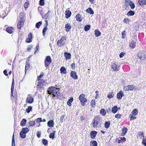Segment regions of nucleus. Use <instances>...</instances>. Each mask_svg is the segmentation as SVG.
Here are the masks:
<instances>
[{"mask_svg": "<svg viewBox=\"0 0 146 146\" xmlns=\"http://www.w3.org/2000/svg\"><path fill=\"white\" fill-rule=\"evenodd\" d=\"M136 42L134 40H132L129 45V46L131 48H134L136 46Z\"/></svg>", "mask_w": 146, "mask_h": 146, "instance_id": "18", "label": "nucleus"}, {"mask_svg": "<svg viewBox=\"0 0 146 146\" xmlns=\"http://www.w3.org/2000/svg\"><path fill=\"white\" fill-rule=\"evenodd\" d=\"M124 96V94H123V92L122 91H121L117 94V98L118 99H121Z\"/></svg>", "mask_w": 146, "mask_h": 146, "instance_id": "11", "label": "nucleus"}, {"mask_svg": "<svg viewBox=\"0 0 146 146\" xmlns=\"http://www.w3.org/2000/svg\"><path fill=\"white\" fill-rule=\"evenodd\" d=\"M27 120L25 119H23L21 121V125L23 127L25 125Z\"/></svg>", "mask_w": 146, "mask_h": 146, "instance_id": "31", "label": "nucleus"}, {"mask_svg": "<svg viewBox=\"0 0 146 146\" xmlns=\"http://www.w3.org/2000/svg\"><path fill=\"white\" fill-rule=\"evenodd\" d=\"M29 5V3L28 2H26L24 5V7L25 8H27L28 7Z\"/></svg>", "mask_w": 146, "mask_h": 146, "instance_id": "54", "label": "nucleus"}, {"mask_svg": "<svg viewBox=\"0 0 146 146\" xmlns=\"http://www.w3.org/2000/svg\"><path fill=\"white\" fill-rule=\"evenodd\" d=\"M32 109V107L31 106H29L26 109V111L27 113H29Z\"/></svg>", "mask_w": 146, "mask_h": 146, "instance_id": "41", "label": "nucleus"}, {"mask_svg": "<svg viewBox=\"0 0 146 146\" xmlns=\"http://www.w3.org/2000/svg\"><path fill=\"white\" fill-rule=\"evenodd\" d=\"M138 56L141 60H143L146 58V52L145 51H141L137 53Z\"/></svg>", "mask_w": 146, "mask_h": 146, "instance_id": "6", "label": "nucleus"}, {"mask_svg": "<svg viewBox=\"0 0 146 146\" xmlns=\"http://www.w3.org/2000/svg\"><path fill=\"white\" fill-rule=\"evenodd\" d=\"M129 117L130 118V120H132L133 119H135L136 118V117L135 116L133 115H131V116H130V115Z\"/></svg>", "mask_w": 146, "mask_h": 146, "instance_id": "56", "label": "nucleus"}, {"mask_svg": "<svg viewBox=\"0 0 146 146\" xmlns=\"http://www.w3.org/2000/svg\"><path fill=\"white\" fill-rule=\"evenodd\" d=\"M146 0H139L138 3L140 5H143L145 4Z\"/></svg>", "mask_w": 146, "mask_h": 146, "instance_id": "28", "label": "nucleus"}, {"mask_svg": "<svg viewBox=\"0 0 146 146\" xmlns=\"http://www.w3.org/2000/svg\"><path fill=\"white\" fill-rule=\"evenodd\" d=\"M64 55L66 60L70 59L71 58V54L69 53L65 52Z\"/></svg>", "mask_w": 146, "mask_h": 146, "instance_id": "14", "label": "nucleus"}, {"mask_svg": "<svg viewBox=\"0 0 146 146\" xmlns=\"http://www.w3.org/2000/svg\"><path fill=\"white\" fill-rule=\"evenodd\" d=\"M85 95L83 94H82L80 95L79 97V99L80 100L82 106H84L87 102V100L85 98Z\"/></svg>", "mask_w": 146, "mask_h": 146, "instance_id": "3", "label": "nucleus"}, {"mask_svg": "<svg viewBox=\"0 0 146 146\" xmlns=\"http://www.w3.org/2000/svg\"><path fill=\"white\" fill-rule=\"evenodd\" d=\"M114 94L113 92H110L108 95V97L109 98H111L113 97Z\"/></svg>", "mask_w": 146, "mask_h": 146, "instance_id": "40", "label": "nucleus"}, {"mask_svg": "<svg viewBox=\"0 0 146 146\" xmlns=\"http://www.w3.org/2000/svg\"><path fill=\"white\" fill-rule=\"evenodd\" d=\"M128 90H137V88L136 87L133 85H128Z\"/></svg>", "mask_w": 146, "mask_h": 146, "instance_id": "12", "label": "nucleus"}, {"mask_svg": "<svg viewBox=\"0 0 146 146\" xmlns=\"http://www.w3.org/2000/svg\"><path fill=\"white\" fill-rule=\"evenodd\" d=\"M130 20L127 18H125L123 21L124 23H128L130 21Z\"/></svg>", "mask_w": 146, "mask_h": 146, "instance_id": "50", "label": "nucleus"}, {"mask_svg": "<svg viewBox=\"0 0 146 146\" xmlns=\"http://www.w3.org/2000/svg\"><path fill=\"white\" fill-rule=\"evenodd\" d=\"M119 110V108L116 106H114L112 108L111 112L113 113H115Z\"/></svg>", "mask_w": 146, "mask_h": 146, "instance_id": "25", "label": "nucleus"}, {"mask_svg": "<svg viewBox=\"0 0 146 146\" xmlns=\"http://www.w3.org/2000/svg\"><path fill=\"white\" fill-rule=\"evenodd\" d=\"M19 17L20 18V19L19 20H25V19H24V15L23 13H21L19 15Z\"/></svg>", "mask_w": 146, "mask_h": 146, "instance_id": "36", "label": "nucleus"}, {"mask_svg": "<svg viewBox=\"0 0 146 146\" xmlns=\"http://www.w3.org/2000/svg\"><path fill=\"white\" fill-rule=\"evenodd\" d=\"M44 4V0H40L39 1V5L40 6H43Z\"/></svg>", "mask_w": 146, "mask_h": 146, "instance_id": "51", "label": "nucleus"}, {"mask_svg": "<svg viewBox=\"0 0 146 146\" xmlns=\"http://www.w3.org/2000/svg\"><path fill=\"white\" fill-rule=\"evenodd\" d=\"M70 76L74 80H76L78 78L76 72L74 71H71L70 72Z\"/></svg>", "mask_w": 146, "mask_h": 146, "instance_id": "9", "label": "nucleus"}, {"mask_svg": "<svg viewBox=\"0 0 146 146\" xmlns=\"http://www.w3.org/2000/svg\"><path fill=\"white\" fill-rule=\"evenodd\" d=\"M71 12L69 11H66L65 12V17L67 19L69 18L71 15Z\"/></svg>", "mask_w": 146, "mask_h": 146, "instance_id": "16", "label": "nucleus"}, {"mask_svg": "<svg viewBox=\"0 0 146 146\" xmlns=\"http://www.w3.org/2000/svg\"><path fill=\"white\" fill-rule=\"evenodd\" d=\"M111 68L114 71H117L119 70L118 66L114 63L113 64L111 65Z\"/></svg>", "mask_w": 146, "mask_h": 146, "instance_id": "19", "label": "nucleus"}, {"mask_svg": "<svg viewBox=\"0 0 146 146\" xmlns=\"http://www.w3.org/2000/svg\"><path fill=\"white\" fill-rule=\"evenodd\" d=\"M125 53L123 52H121L119 54V56L120 58H121L125 54Z\"/></svg>", "mask_w": 146, "mask_h": 146, "instance_id": "63", "label": "nucleus"}, {"mask_svg": "<svg viewBox=\"0 0 146 146\" xmlns=\"http://www.w3.org/2000/svg\"><path fill=\"white\" fill-rule=\"evenodd\" d=\"M26 133H24V132H22L21 134V131L20 133V136L22 138H24L26 137Z\"/></svg>", "mask_w": 146, "mask_h": 146, "instance_id": "39", "label": "nucleus"}, {"mask_svg": "<svg viewBox=\"0 0 146 146\" xmlns=\"http://www.w3.org/2000/svg\"><path fill=\"white\" fill-rule=\"evenodd\" d=\"M33 101L34 99L31 96V95H28L26 100V102L29 104H32L33 102Z\"/></svg>", "mask_w": 146, "mask_h": 146, "instance_id": "7", "label": "nucleus"}, {"mask_svg": "<svg viewBox=\"0 0 146 146\" xmlns=\"http://www.w3.org/2000/svg\"><path fill=\"white\" fill-rule=\"evenodd\" d=\"M142 143L143 145L146 146V139H143Z\"/></svg>", "mask_w": 146, "mask_h": 146, "instance_id": "58", "label": "nucleus"}, {"mask_svg": "<svg viewBox=\"0 0 146 146\" xmlns=\"http://www.w3.org/2000/svg\"><path fill=\"white\" fill-rule=\"evenodd\" d=\"M122 38H124L125 36V31H123L122 33Z\"/></svg>", "mask_w": 146, "mask_h": 146, "instance_id": "55", "label": "nucleus"}, {"mask_svg": "<svg viewBox=\"0 0 146 146\" xmlns=\"http://www.w3.org/2000/svg\"><path fill=\"white\" fill-rule=\"evenodd\" d=\"M66 37L65 36L62 37L58 41L57 43V45L60 47L64 46L66 41Z\"/></svg>", "mask_w": 146, "mask_h": 146, "instance_id": "4", "label": "nucleus"}, {"mask_svg": "<svg viewBox=\"0 0 146 146\" xmlns=\"http://www.w3.org/2000/svg\"><path fill=\"white\" fill-rule=\"evenodd\" d=\"M86 11L87 13L91 15H93L94 13L93 11L91 8H88L86 9Z\"/></svg>", "mask_w": 146, "mask_h": 146, "instance_id": "27", "label": "nucleus"}, {"mask_svg": "<svg viewBox=\"0 0 146 146\" xmlns=\"http://www.w3.org/2000/svg\"><path fill=\"white\" fill-rule=\"evenodd\" d=\"M32 34L30 33L28 35V38L26 39V42L27 43H29L32 41Z\"/></svg>", "mask_w": 146, "mask_h": 146, "instance_id": "10", "label": "nucleus"}, {"mask_svg": "<svg viewBox=\"0 0 146 146\" xmlns=\"http://www.w3.org/2000/svg\"><path fill=\"white\" fill-rule=\"evenodd\" d=\"M29 126H33L35 124V121H31L29 122Z\"/></svg>", "mask_w": 146, "mask_h": 146, "instance_id": "49", "label": "nucleus"}, {"mask_svg": "<svg viewBox=\"0 0 146 146\" xmlns=\"http://www.w3.org/2000/svg\"><path fill=\"white\" fill-rule=\"evenodd\" d=\"M47 29V27H45L43 28L42 30V35L44 36L45 35V33Z\"/></svg>", "mask_w": 146, "mask_h": 146, "instance_id": "45", "label": "nucleus"}, {"mask_svg": "<svg viewBox=\"0 0 146 146\" xmlns=\"http://www.w3.org/2000/svg\"><path fill=\"white\" fill-rule=\"evenodd\" d=\"M14 80L13 79V81L12 82L11 89H14Z\"/></svg>", "mask_w": 146, "mask_h": 146, "instance_id": "61", "label": "nucleus"}, {"mask_svg": "<svg viewBox=\"0 0 146 146\" xmlns=\"http://www.w3.org/2000/svg\"><path fill=\"white\" fill-rule=\"evenodd\" d=\"M60 72L62 73L66 74V68L64 67H61L60 69Z\"/></svg>", "mask_w": 146, "mask_h": 146, "instance_id": "26", "label": "nucleus"}, {"mask_svg": "<svg viewBox=\"0 0 146 146\" xmlns=\"http://www.w3.org/2000/svg\"><path fill=\"white\" fill-rule=\"evenodd\" d=\"M90 143H91V144L93 146H97V143L95 141H91Z\"/></svg>", "mask_w": 146, "mask_h": 146, "instance_id": "44", "label": "nucleus"}, {"mask_svg": "<svg viewBox=\"0 0 146 146\" xmlns=\"http://www.w3.org/2000/svg\"><path fill=\"white\" fill-rule=\"evenodd\" d=\"M110 121H106L105 123V127L106 129L108 128L110 126Z\"/></svg>", "mask_w": 146, "mask_h": 146, "instance_id": "34", "label": "nucleus"}, {"mask_svg": "<svg viewBox=\"0 0 146 146\" xmlns=\"http://www.w3.org/2000/svg\"><path fill=\"white\" fill-rule=\"evenodd\" d=\"M56 131H53V132L51 133L49 136V137L50 138H52V139H54L55 137L54 133H55Z\"/></svg>", "mask_w": 146, "mask_h": 146, "instance_id": "35", "label": "nucleus"}, {"mask_svg": "<svg viewBox=\"0 0 146 146\" xmlns=\"http://www.w3.org/2000/svg\"><path fill=\"white\" fill-rule=\"evenodd\" d=\"M47 92L48 94L53 96V97H56L60 99L61 94L59 92V89L52 86L48 88Z\"/></svg>", "mask_w": 146, "mask_h": 146, "instance_id": "1", "label": "nucleus"}, {"mask_svg": "<svg viewBox=\"0 0 146 146\" xmlns=\"http://www.w3.org/2000/svg\"><path fill=\"white\" fill-rule=\"evenodd\" d=\"M76 18L77 21H81L82 19L81 15L79 14H78L76 16Z\"/></svg>", "mask_w": 146, "mask_h": 146, "instance_id": "20", "label": "nucleus"}, {"mask_svg": "<svg viewBox=\"0 0 146 146\" xmlns=\"http://www.w3.org/2000/svg\"><path fill=\"white\" fill-rule=\"evenodd\" d=\"M127 131V127H124L123 128L122 130V133H121V135L122 136H124L126 133Z\"/></svg>", "mask_w": 146, "mask_h": 146, "instance_id": "17", "label": "nucleus"}, {"mask_svg": "<svg viewBox=\"0 0 146 146\" xmlns=\"http://www.w3.org/2000/svg\"><path fill=\"white\" fill-rule=\"evenodd\" d=\"M44 82V81L42 80H41L40 81L38 82V84H37V86H40V87H41V85H43L44 84H43V83Z\"/></svg>", "mask_w": 146, "mask_h": 146, "instance_id": "43", "label": "nucleus"}, {"mask_svg": "<svg viewBox=\"0 0 146 146\" xmlns=\"http://www.w3.org/2000/svg\"><path fill=\"white\" fill-rule=\"evenodd\" d=\"M52 62V59L50 56H48L46 57L44 60V65L46 67H47Z\"/></svg>", "mask_w": 146, "mask_h": 146, "instance_id": "5", "label": "nucleus"}, {"mask_svg": "<svg viewBox=\"0 0 146 146\" xmlns=\"http://www.w3.org/2000/svg\"><path fill=\"white\" fill-rule=\"evenodd\" d=\"M48 125L50 127H53L54 123L53 120H50L47 123Z\"/></svg>", "mask_w": 146, "mask_h": 146, "instance_id": "24", "label": "nucleus"}, {"mask_svg": "<svg viewBox=\"0 0 146 146\" xmlns=\"http://www.w3.org/2000/svg\"><path fill=\"white\" fill-rule=\"evenodd\" d=\"M121 115L120 114H117L115 115V117L118 119H120L121 117Z\"/></svg>", "mask_w": 146, "mask_h": 146, "instance_id": "57", "label": "nucleus"}, {"mask_svg": "<svg viewBox=\"0 0 146 146\" xmlns=\"http://www.w3.org/2000/svg\"><path fill=\"white\" fill-rule=\"evenodd\" d=\"M90 25H86L84 27V29L85 31H88L90 29Z\"/></svg>", "mask_w": 146, "mask_h": 146, "instance_id": "38", "label": "nucleus"}, {"mask_svg": "<svg viewBox=\"0 0 146 146\" xmlns=\"http://www.w3.org/2000/svg\"><path fill=\"white\" fill-rule=\"evenodd\" d=\"M29 131V129L27 128H23L22 129V130L21 131V134L22 132H24L26 133Z\"/></svg>", "mask_w": 146, "mask_h": 146, "instance_id": "29", "label": "nucleus"}, {"mask_svg": "<svg viewBox=\"0 0 146 146\" xmlns=\"http://www.w3.org/2000/svg\"><path fill=\"white\" fill-rule=\"evenodd\" d=\"M73 98L72 97H71L67 102V104L69 106H71L72 105L71 103L73 101Z\"/></svg>", "mask_w": 146, "mask_h": 146, "instance_id": "22", "label": "nucleus"}, {"mask_svg": "<svg viewBox=\"0 0 146 146\" xmlns=\"http://www.w3.org/2000/svg\"><path fill=\"white\" fill-rule=\"evenodd\" d=\"M42 143L44 145H46L48 144V141L46 139H43L42 140Z\"/></svg>", "mask_w": 146, "mask_h": 146, "instance_id": "48", "label": "nucleus"}, {"mask_svg": "<svg viewBox=\"0 0 146 146\" xmlns=\"http://www.w3.org/2000/svg\"><path fill=\"white\" fill-rule=\"evenodd\" d=\"M100 113L103 116L105 115L106 114V111L103 109L101 110Z\"/></svg>", "mask_w": 146, "mask_h": 146, "instance_id": "37", "label": "nucleus"}, {"mask_svg": "<svg viewBox=\"0 0 146 146\" xmlns=\"http://www.w3.org/2000/svg\"><path fill=\"white\" fill-rule=\"evenodd\" d=\"M95 100H92L91 102V105L92 106H95L96 105V103H95Z\"/></svg>", "mask_w": 146, "mask_h": 146, "instance_id": "52", "label": "nucleus"}, {"mask_svg": "<svg viewBox=\"0 0 146 146\" xmlns=\"http://www.w3.org/2000/svg\"><path fill=\"white\" fill-rule=\"evenodd\" d=\"M32 47H33V46L31 45H30L29 46H28L27 48V50L30 51V50L32 48Z\"/></svg>", "mask_w": 146, "mask_h": 146, "instance_id": "60", "label": "nucleus"}, {"mask_svg": "<svg viewBox=\"0 0 146 146\" xmlns=\"http://www.w3.org/2000/svg\"><path fill=\"white\" fill-rule=\"evenodd\" d=\"M102 118L98 116L95 117L92 121L93 127L94 128L97 127L101 125L102 122Z\"/></svg>", "mask_w": 146, "mask_h": 146, "instance_id": "2", "label": "nucleus"}, {"mask_svg": "<svg viewBox=\"0 0 146 146\" xmlns=\"http://www.w3.org/2000/svg\"><path fill=\"white\" fill-rule=\"evenodd\" d=\"M13 29L11 27H7L6 29V31L8 33L11 34L13 33Z\"/></svg>", "mask_w": 146, "mask_h": 146, "instance_id": "30", "label": "nucleus"}, {"mask_svg": "<svg viewBox=\"0 0 146 146\" xmlns=\"http://www.w3.org/2000/svg\"><path fill=\"white\" fill-rule=\"evenodd\" d=\"M71 27L70 25V24L69 23H67L65 25V29L66 30L67 32L69 31L71 29Z\"/></svg>", "mask_w": 146, "mask_h": 146, "instance_id": "21", "label": "nucleus"}, {"mask_svg": "<svg viewBox=\"0 0 146 146\" xmlns=\"http://www.w3.org/2000/svg\"><path fill=\"white\" fill-rule=\"evenodd\" d=\"M97 133V132L95 131H92L90 132V135L92 139H94Z\"/></svg>", "mask_w": 146, "mask_h": 146, "instance_id": "13", "label": "nucleus"}, {"mask_svg": "<svg viewBox=\"0 0 146 146\" xmlns=\"http://www.w3.org/2000/svg\"><path fill=\"white\" fill-rule=\"evenodd\" d=\"M29 66H30L29 65V64H26V66H25V73L26 72L27 70H28L29 68Z\"/></svg>", "mask_w": 146, "mask_h": 146, "instance_id": "53", "label": "nucleus"}, {"mask_svg": "<svg viewBox=\"0 0 146 146\" xmlns=\"http://www.w3.org/2000/svg\"><path fill=\"white\" fill-rule=\"evenodd\" d=\"M42 24V21L38 22L36 23V25H35L36 27V28L38 29L40 27V26Z\"/></svg>", "mask_w": 146, "mask_h": 146, "instance_id": "42", "label": "nucleus"}, {"mask_svg": "<svg viewBox=\"0 0 146 146\" xmlns=\"http://www.w3.org/2000/svg\"><path fill=\"white\" fill-rule=\"evenodd\" d=\"M64 117V116L63 115H62L61 116L60 119V121L61 122H62L63 121Z\"/></svg>", "mask_w": 146, "mask_h": 146, "instance_id": "64", "label": "nucleus"}, {"mask_svg": "<svg viewBox=\"0 0 146 146\" xmlns=\"http://www.w3.org/2000/svg\"><path fill=\"white\" fill-rule=\"evenodd\" d=\"M36 121L37 123H40L42 121V118H38L36 119Z\"/></svg>", "mask_w": 146, "mask_h": 146, "instance_id": "59", "label": "nucleus"}, {"mask_svg": "<svg viewBox=\"0 0 146 146\" xmlns=\"http://www.w3.org/2000/svg\"><path fill=\"white\" fill-rule=\"evenodd\" d=\"M138 113V112L137 110L136 109H134L132 111L131 114L130 115V116H131L132 115H133L135 116Z\"/></svg>", "mask_w": 146, "mask_h": 146, "instance_id": "23", "label": "nucleus"}, {"mask_svg": "<svg viewBox=\"0 0 146 146\" xmlns=\"http://www.w3.org/2000/svg\"><path fill=\"white\" fill-rule=\"evenodd\" d=\"M25 20H18V22L17 25V28L19 29H21V27H23Z\"/></svg>", "mask_w": 146, "mask_h": 146, "instance_id": "8", "label": "nucleus"}, {"mask_svg": "<svg viewBox=\"0 0 146 146\" xmlns=\"http://www.w3.org/2000/svg\"><path fill=\"white\" fill-rule=\"evenodd\" d=\"M41 132L40 131H38L37 133V136L38 138H39L40 136Z\"/></svg>", "mask_w": 146, "mask_h": 146, "instance_id": "62", "label": "nucleus"}, {"mask_svg": "<svg viewBox=\"0 0 146 146\" xmlns=\"http://www.w3.org/2000/svg\"><path fill=\"white\" fill-rule=\"evenodd\" d=\"M44 74L43 72H41L40 75L38 77L37 80L39 81L40 80L42 77L44 75Z\"/></svg>", "mask_w": 146, "mask_h": 146, "instance_id": "47", "label": "nucleus"}, {"mask_svg": "<svg viewBox=\"0 0 146 146\" xmlns=\"http://www.w3.org/2000/svg\"><path fill=\"white\" fill-rule=\"evenodd\" d=\"M50 14L51 12L49 10L46 14L42 17V18L46 19H49L50 16Z\"/></svg>", "mask_w": 146, "mask_h": 146, "instance_id": "15", "label": "nucleus"}, {"mask_svg": "<svg viewBox=\"0 0 146 146\" xmlns=\"http://www.w3.org/2000/svg\"><path fill=\"white\" fill-rule=\"evenodd\" d=\"M135 13L134 11L130 10L127 13V15L128 16H133L135 14Z\"/></svg>", "mask_w": 146, "mask_h": 146, "instance_id": "33", "label": "nucleus"}, {"mask_svg": "<svg viewBox=\"0 0 146 146\" xmlns=\"http://www.w3.org/2000/svg\"><path fill=\"white\" fill-rule=\"evenodd\" d=\"M95 35L97 37L99 36L101 34L100 32L98 29H96L95 31Z\"/></svg>", "mask_w": 146, "mask_h": 146, "instance_id": "32", "label": "nucleus"}, {"mask_svg": "<svg viewBox=\"0 0 146 146\" xmlns=\"http://www.w3.org/2000/svg\"><path fill=\"white\" fill-rule=\"evenodd\" d=\"M130 5L131 7V8L132 9H133L135 7V5L134 3L132 1H131L130 3Z\"/></svg>", "mask_w": 146, "mask_h": 146, "instance_id": "46", "label": "nucleus"}]
</instances>
